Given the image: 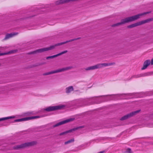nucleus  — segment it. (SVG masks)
<instances>
[{
    "instance_id": "nucleus-27",
    "label": "nucleus",
    "mask_w": 153,
    "mask_h": 153,
    "mask_svg": "<svg viewBox=\"0 0 153 153\" xmlns=\"http://www.w3.org/2000/svg\"><path fill=\"white\" fill-rule=\"evenodd\" d=\"M104 152V151H101L99 152H98L97 153H103Z\"/></svg>"
},
{
    "instance_id": "nucleus-6",
    "label": "nucleus",
    "mask_w": 153,
    "mask_h": 153,
    "mask_svg": "<svg viewBox=\"0 0 153 153\" xmlns=\"http://www.w3.org/2000/svg\"><path fill=\"white\" fill-rule=\"evenodd\" d=\"M152 18L148 19L128 25L127 26V27L128 28H132L134 27H136L137 26L148 22L150 21H152Z\"/></svg>"
},
{
    "instance_id": "nucleus-4",
    "label": "nucleus",
    "mask_w": 153,
    "mask_h": 153,
    "mask_svg": "<svg viewBox=\"0 0 153 153\" xmlns=\"http://www.w3.org/2000/svg\"><path fill=\"white\" fill-rule=\"evenodd\" d=\"M114 64H115V63L114 62L98 64L96 65L88 67L87 68H85V69L86 71L93 70L97 68H100L103 66L106 67L108 66Z\"/></svg>"
},
{
    "instance_id": "nucleus-17",
    "label": "nucleus",
    "mask_w": 153,
    "mask_h": 153,
    "mask_svg": "<svg viewBox=\"0 0 153 153\" xmlns=\"http://www.w3.org/2000/svg\"><path fill=\"white\" fill-rule=\"evenodd\" d=\"M141 74V77H145L148 76H150L153 74V71L151 72H147Z\"/></svg>"
},
{
    "instance_id": "nucleus-23",
    "label": "nucleus",
    "mask_w": 153,
    "mask_h": 153,
    "mask_svg": "<svg viewBox=\"0 0 153 153\" xmlns=\"http://www.w3.org/2000/svg\"><path fill=\"white\" fill-rule=\"evenodd\" d=\"M125 152L127 153H132L131 150V149L130 148H128L126 149Z\"/></svg>"
},
{
    "instance_id": "nucleus-10",
    "label": "nucleus",
    "mask_w": 153,
    "mask_h": 153,
    "mask_svg": "<svg viewBox=\"0 0 153 153\" xmlns=\"http://www.w3.org/2000/svg\"><path fill=\"white\" fill-rule=\"evenodd\" d=\"M74 118H70L69 119L63 121H62L56 124L53 125L52 126V128L56 127L57 126H59L64 124H65L66 123H68L69 122L71 121L74 120Z\"/></svg>"
},
{
    "instance_id": "nucleus-26",
    "label": "nucleus",
    "mask_w": 153,
    "mask_h": 153,
    "mask_svg": "<svg viewBox=\"0 0 153 153\" xmlns=\"http://www.w3.org/2000/svg\"><path fill=\"white\" fill-rule=\"evenodd\" d=\"M151 64L152 65H153V59H152L151 60Z\"/></svg>"
},
{
    "instance_id": "nucleus-19",
    "label": "nucleus",
    "mask_w": 153,
    "mask_h": 153,
    "mask_svg": "<svg viewBox=\"0 0 153 153\" xmlns=\"http://www.w3.org/2000/svg\"><path fill=\"white\" fill-rule=\"evenodd\" d=\"M41 117V116H32V117H27L28 120H32L33 119L39 118Z\"/></svg>"
},
{
    "instance_id": "nucleus-29",
    "label": "nucleus",
    "mask_w": 153,
    "mask_h": 153,
    "mask_svg": "<svg viewBox=\"0 0 153 153\" xmlns=\"http://www.w3.org/2000/svg\"><path fill=\"white\" fill-rule=\"evenodd\" d=\"M151 94H153V90L152 91H151Z\"/></svg>"
},
{
    "instance_id": "nucleus-25",
    "label": "nucleus",
    "mask_w": 153,
    "mask_h": 153,
    "mask_svg": "<svg viewBox=\"0 0 153 153\" xmlns=\"http://www.w3.org/2000/svg\"><path fill=\"white\" fill-rule=\"evenodd\" d=\"M33 114V112H30L29 113V114H28V115H30V114Z\"/></svg>"
},
{
    "instance_id": "nucleus-5",
    "label": "nucleus",
    "mask_w": 153,
    "mask_h": 153,
    "mask_svg": "<svg viewBox=\"0 0 153 153\" xmlns=\"http://www.w3.org/2000/svg\"><path fill=\"white\" fill-rule=\"evenodd\" d=\"M72 66L68 67L62 68L61 69H59L56 70L45 73L43 74V76H46L51 74L63 72L67 70H70L72 68Z\"/></svg>"
},
{
    "instance_id": "nucleus-13",
    "label": "nucleus",
    "mask_w": 153,
    "mask_h": 153,
    "mask_svg": "<svg viewBox=\"0 0 153 153\" xmlns=\"http://www.w3.org/2000/svg\"><path fill=\"white\" fill-rule=\"evenodd\" d=\"M151 62L150 60L148 59L146 60L143 63V67L141 68L142 70L146 69L147 67L150 64Z\"/></svg>"
},
{
    "instance_id": "nucleus-15",
    "label": "nucleus",
    "mask_w": 153,
    "mask_h": 153,
    "mask_svg": "<svg viewBox=\"0 0 153 153\" xmlns=\"http://www.w3.org/2000/svg\"><path fill=\"white\" fill-rule=\"evenodd\" d=\"M17 51L16 50H11L8 52L7 53H0V56L4 55H6L8 54H11L12 53H14L16 52Z\"/></svg>"
},
{
    "instance_id": "nucleus-28",
    "label": "nucleus",
    "mask_w": 153,
    "mask_h": 153,
    "mask_svg": "<svg viewBox=\"0 0 153 153\" xmlns=\"http://www.w3.org/2000/svg\"><path fill=\"white\" fill-rule=\"evenodd\" d=\"M35 16V15H32V16H28V18H29V17H33V16Z\"/></svg>"
},
{
    "instance_id": "nucleus-1",
    "label": "nucleus",
    "mask_w": 153,
    "mask_h": 153,
    "mask_svg": "<svg viewBox=\"0 0 153 153\" xmlns=\"http://www.w3.org/2000/svg\"><path fill=\"white\" fill-rule=\"evenodd\" d=\"M81 39V37H78L74 39H70L69 40L65 42L59 43H57L54 45H52L50 46L49 47L46 48H42L38 49H37L35 51H34L33 52H29L28 54L29 55H31L32 54H35L36 53H41L44 51L50 50H52L55 48V47L60 46L62 45L65 44L69 42H71L74 41L78 39Z\"/></svg>"
},
{
    "instance_id": "nucleus-12",
    "label": "nucleus",
    "mask_w": 153,
    "mask_h": 153,
    "mask_svg": "<svg viewBox=\"0 0 153 153\" xmlns=\"http://www.w3.org/2000/svg\"><path fill=\"white\" fill-rule=\"evenodd\" d=\"M68 52V51L67 50H65L64 51H62L60 53H59L57 54H56V55H55L53 56H48L46 57L47 59H52L53 58H54L58 56H60L62 54H64L67 52Z\"/></svg>"
},
{
    "instance_id": "nucleus-14",
    "label": "nucleus",
    "mask_w": 153,
    "mask_h": 153,
    "mask_svg": "<svg viewBox=\"0 0 153 153\" xmlns=\"http://www.w3.org/2000/svg\"><path fill=\"white\" fill-rule=\"evenodd\" d=\"M73 90L74 88L73 86H70L66 88L65 89V92L67 94L70 93Z\"/></svg>"
},
{
    "instance_id": "nucleus-7",
    "label": "nucleus",
    "mask_w": 153,
    "mask_h": 153,
    "mask_svg": "<svg viewBox=\"0 0 153 153\" xmlns=\"http://www.w3.org/2000/svg\"><path fill=\"white\" fill-rule=\"evenodd\" d=\"M140 111V110H138L132 112L129 114H128L121 117L120 119L121 120H124L127 119L128 118H130L133 116L136 115L139 113Z\"/></svg>"
},
{
    "instance_id": "nucleus-16",
    "label": "nucleus",
    "mask_w": 153,
    "mask_h": 153,
    "mask_svg": "<svg viewBox=\"0 0 153 153\" xmlns=\"http://www.w3.org/2000/svg\"><path fill=\"white\" fill-rule=\"evenodd\" d=\"M17 33H7L6 34L5 36L4 39V40H6L8 39L11 37H12L13 36L16 35Z\"/></svg>"
},
{
    "instance_id": "nucleus-18",
    "label": "nucleus",
    "mask_w": 153,
    "mask_h": 153,
    "mask_svg": "<svg viewBox=\"0 0 153 153\" xmlns=\"http://www.w3.org/2000/svg\"><path fill=\"white\" fill-rule=\"evenodd\" d=\"M27 120H28L27 117L15 120L13 122H19L21 121H25Z\"/></svg>"
},
{
    "instance_id": "nucleus-11",
    "label": "nucleus",
    "mask_w": 153,
    "mask_h": 153,
    "mask_svg": "<svg viewBox=\"0 0 153 153\" xmlns=\"http://www.w3.org/2000/svg\"><path fill=\"white\" fill-rule=\"evenodd\" d=\"M117 94H109V95H104V96H117ZM118 95H119V96H122L123 95H128V96H133L135 95H145V94L143 92H141L140 93H128V94H118Z\"/></svg>"
},
{
    "instance_id": "nucleus-3",
    "label": "nucleus",
    "mask_w": 153,
    "mask_h": 153,
    "mask_svg": "<svg viewBox=\"0 0 153 153\" xmlns=\"http://www.w3.org/2000/svg\"><path fill=\"white\" fill-rule=\"evenodd\" d=\"M37 142L36 141H32L29 142L25 143L18 145H16L13 147L14 150H19L23 149L26 147L33 146L37 144Z\"/></svg>"
},
{
    "instance_id": "nucleus-22",
    "label": "nucleus",
    "mask_w": 153,
    "mask_h": 153,
    "mask_svg": "<svg viewBox=\"0 0 153 153\" xmlns=\"http://www.w3.org/2000/svg\"><path fill=\"white\" fill-rule=\"evenodd\" d=\"M141 74H138L137 75H134L131 78V79L133 78H137L141 77Z\"/></svg>"
},
{
    "instance_id": "nucleus-21",
    "label": "nucleus",
    "mask_w": 153,
    "mask_h": 153,
    "mask_svg": "<svg viewBox=\"0 0 153 153\" xmlns=\"http://www.w3.org/2000/svg\"><path fill=\"white\" fill-rule=\"evenodd\" d=\"M74 141V138H72L71 139L65 142V144L66 145L69 143H71L72 142H73Z\"/></svg>"
},
{
    "instance_id": "nucleus-9",
    "label": "nucleus",
    "mask_w": 153,
    "mask_h": 153,
    "mask_svg": "<svg viewBox=\"0 0 153 153\" xmlns=\"http://www.w3.org/2000/svg\"><path fill=\"white\" fill-rule=\"evenodd\" d=\"M85 127V126H79L77 127L74 128L66 131H64V132L61 133L59 134V136H62L65 134H66L68 133H71V132H73L74 131H75L76 130H77L79 129L82 128H84Z\"/></svg>"
},
{
    "instance_id": "nucleus-24",
    "label": "nucleus",
    "mask_w": 153,
    "mask_h": 153,
    "mask_svg": "<svg viewBox=\"0 0 153 153\" xmlns=\"http://www.w3.org/2000/svg\"><path fill=\"white\" fill-rule=\"evenodd\" d=\"M45 64V63H40L39 64V65H43L44 64Z\"/></svg>"
},
{
    "instance_id": "nucleus-2",
    "label": "nucleus",
    "mask_w": 153,
    "mask_h": 153,
    "mask_svg": "<svg viewBox=\"0 0 153 153\" xmlns=\"http://www.w3.org/2000/svg\"><path fill=\"white\" fill-rule=\"evenodd\" d=\"M151 11L144 12L141 13L139 14L131 16L121 20V22H119L111 26L112 27H114L116 26L120 25L134 21L139 19L141 16H144L145 15L149 13Z\"/></svg>"
},
{
    "instance_id": "nucleus-8",
    "label": "nucleus",
    "mask_w": 153,
    "mask_h": 153,
    "mask_svg": "<svg viewBox=\"0 0 153 153\" xmlns=\"http://www.w3.org/2000/svg\"><path fill=\"white\" fill-rule=\"evenodd\" d=\"M65 106L64 105L50 106L45 109L44 110L47 111L49 112L61 109Z\"/></svg>"
},
{
    "instance_id": "nucleus-20",
    "label": "nucleus",
    "mask_w": 153,
    "mask_h": 153,
    "mask_svg": "<svg viewBox=\"0 0 153 153\" xmlns=\"http://www.w3.org/2000/svg\"><path fill=\"white\" fill-rule=\"evenodd\" d=\"M14 117L10 116V117H5L0 118V121H3V120H8L9 119L13 118Z\"/></svg>"
}]
</instances>
